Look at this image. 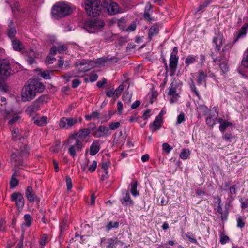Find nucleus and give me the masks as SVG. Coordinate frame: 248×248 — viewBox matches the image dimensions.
<instances>
[{
    "label": "nucleus",
    "instance_id": "680f3d73",
    "mask_svg": "<svg viewBox=\"0 0 248 248\" xmlns=\"http://www.w3.org/2000/svg\"><path fill=\"white\" fill-rule=\"evenodd\" d=\"M230 183L229 181H226L223 183L220 186V189L222 190L225 191L227 188L229 186Z\"/></svg>",
    "mask_w": 248,
    "mask_h": 248
},
{
    "label": "nucleus",
    "instance_id": "09e8293b",
    "mask_svg": "<svg viewBox=\"0 0 248 248\" xmlns=\"http://www.w3.org/2000/svg\"><path fill=\"white\" fill-rule=\"evenodd\" d=\"M52 72V71H45L42 72L40 74L41 76L45 79H50L51 78V76L50 75V73Z\"/></svg>",
    "mask_w": 248,
    "mask_h": 248
},
{
    "label": "nucleus",
    "instance_id": "3c124183",
    "mask_svg": "<svg viewBox=\"0 0 248 248\" xmlns=\"http://www.w3.org/2000/svg\"><path fill=\"white\" fill-rule=\"evenodd\" d=\"M237 221V226L238 228H243L245 226V223L243 220L242 217H239L236 219Z\"/></svg>",
    "mask_w": 248,
    "mask_h": 248
},
{
    "label": "nucleus",
    "instance_id": "423d86ee",
    "mask_svg": "<svg viewBox=\"0 0 248 248\" xmlns=\"http://www.w3.org/2000/svg\"><path fill=\"white\" fill-rule=\"evenodd\" d=\"M81 117H64L61 118L59 122V126L61 128L65 130L71 129L78 123L81 122Z\"/></svg>",
    "mask_w": 248,
    "mask_h": 248
},
{
    "label": "nucleus",
    "instance_id": "7c9ffc66",
    "mask_svg": "<svg viewBox=\"0 0 248 248\" xmlns=\"http://www.w3.org/2000/svg\"><path fill=\"white\" fill-rule=\"evenodd\" d=\"M207 76V74L203 70L199 71L197 80L198 83L202 84L203 82H205Z\"/></svg>",
    "mask_w": 248,
    "mask_h": 248
},
{
    "label": "nucleus",
    "instance_id": "7ed1b4c3",
    "mask_svg": "<svg viewBox=\"0 0 248 248\" xmlns=\"http://www.w3.org/2000/svg\"><path fill=\"white\" fill-rule=\"evenodd\" d=\"M28 154V148L26 145L20 147L16 152L11 154V162L15 167L22 169V167L24 166V162L21 158L27 156Z\"/></svg>",
    "mask_w": 248,
    "mask_h": 248
},
{
    "label": "nucleus",
    "instance_id": "c03bdc74",
    "mask_svg": "<svg viewBox=\"0 0 248 248\" xmlns=\"http://www.w3.org/2000/svg\"><path fill=\"white\" fill-rule=\"evenodd\" d=\"M119 226V222H112L110 221L109 223L106 226V228L108 230H110L113 228H117Z\"/></svg>",
    "mask_w": 248,
    "mask_h": 248
},
{
    "label": "nucleus",
    "instance_id": "6e6d98bb",
    "mask_svg": "<svg viewBox=\"0 0 248 248\" xmlns=\"http://www.w3.org/2000/svg\"><path fill=\"white\" fill-rule=\"evenodd\" d=\"M18 184V181L16 178H11L10 185L11 188H14Z\"/></svg>",
    "mask_w": 248,
    "mask_h": 248
},
{
    "label": "nucleus",
    "instance_id": "dca6fc26",
    "mask_svg": "<svg viewBox=\"0 0 248 248\" xmlns=\"http://www.w3.org/2000/svg\"><path fill=\"white\" fill-rule=\"evenodd\" d=\"M178 59L179 57L178 56L174 55L173 56V55H170V56L169 66L171 72L170 76H173L176 70Z\"/></svg>",
    "mask_w": 248,
    "mask_h": 248
},
{
    "label": "nucleus",
    "instance_id": "1a4fd4ad",
    "mask_svg": "<svg viewBox=\"0 0 248 248\" xmlns=\"http://www.w3.org/2000/svg\"><path fill=\"white\" fill-rule=\"evenodd\" d=\"M11 69L8 60H0V74L7 78L11 75Z\"/></svg>",
    "mask_w": 248,
    "mask_h": 248
},
{
    "label": "nucleus",
    "instance_id": "bf43d9fd",
    "mask_svg": "<svg viewBox=\"0 0 248 248\" xmlns=\"http://www.w3.org/2000/svg\"><path fill=\"white\" fill-rule=\"evenodd\" d=\"M19 119V117L17 115H14L12 118L9 121V124L12 125L16 122Z\"/></svg>",
    "mask_w": 248,
    "mask_h": 248
},
{
    "label": "nucleus",
    "instance_id": "79ce46f5",
    "mask_svg": "<svg viewBox=\"0 0 248 248\" xmlns=\"http://www.w3.org/2000/svg\"><path fill=\"white\" fill-rule=\"evenodd\" d=\"M190 87L191 88V90H192V91L195 94V95L199 97L200 96V93L198 92V91L197 90V88H196V87L195 86V84L193 81V80H191V82L190 83Z\"/></svg>",
    "mask_w": 248,
    "mask_h": 248
},
{
    "label": "nucleus",
    "instance_id": "aec40b11",
    "mask_svg": "<svg viewBox=\"0 0 248 248\" xmlns=\"http://www.w3.org/2000/svg\"><path fill=\"white\" fill-rule=\"evenodd\" d=\"M40 107L34 102L26 109V113L30 116H33L39 110Z\"/></svg>",
    "mask_w": 248,
    "mask_h": 248
},
{
    "label": "nucleus",
    "instance_id": "2eb2a0df",
    "mask_svg": "<svg viewBox=\"0 0 248 248\" xmlns=\"http://www.w3.org/2000/svg\"><path fill=\"white\" fill-rule=\"evenodd\" d=\"M223 36L220 32L216 34V36L214 37L213 42L215 45V50L219 52L220 50L221 46L223 44Z\"/></svg>",
    "mask_w": 248,
    "mask_h": 248
},
{
    "label": "nucleus",
    "instance_id": "412c9836",
    "mask_svg": "<svg viewBox=\"0 0 248 248\" xmlns=\"http://www.w3.org/2000/svg\"><path fill=\"white\" fill-rule=\"evenodd\" d=\"M161 121V116H157L154 121L152 125L150 126V128L152 132H154L160 129Z\"/></svg>",
    "mask_w": 248,
    "mask_h": 248
},
{
    "label": "nucleus",
    "instance_id": "c85d7f7f",
    "mask_svg": "<svg viewBox=\"0 0 248 248\" xmlns=\"http://www.w3.org/2000/svg\"><path fill=\"white\" fill-rule=\"evenodd\" d=\"M121 201L123 205L126 206L132 205L133 203L132 200L130 199L129 194L128 192L126 193L125 196L121 199Z\"/></svg>",
    "mask_w": 248,
    "mask_h": 248
},
{
    "label": "nucleus",
    "instance_id": "c9c22d12",
    "mask_svg": "<svg viewBox=\"0 0 248 248\" xmlns=\"http://www.w3.org/2000/svg\"><path fill=\"white\" fill-rule=\"evenodd\" d=\"M219 236L220 242L222 245L226 244L228 242L230 241L229 237L228 236L225 235V234L223 232L220 233Z\"/></svg>",
    "mask_w": 248,
    "mask_h": 248
},
{
    "label": "nucleus",
    "instance_id": "2f4dec72",
    "mask_svg": "<svg viewBox=\"0 0 248 248\" xmlns=\"http://www.w3.org/2000/svg\"><path fill=\"white\" fill-rule=\"evenodd\" d=\"M24 223L22 224V226H26L27 227H29L32 222V217L30 214H25L24 216Z\"/></svg>",
    "mask_w": 248,
    "mask_h": 248
},
{
    "label": "nucleus",
    "instance_id": "ddd939ff",
    "mask_svg": "<svg viewBox=\"0 0 248 248\" xmlns=\"http://www.w3.org/2000/svg\"><path fill=\"white\" fill-rule=\"evenodd\" d=\"M105 7L108 13L111 15H115L119 12L118 4L111 0H109V1L106 3Z\"/></svg>",
    "mask_w": 248,
    "mask_h": 248
},
{
    "label": "nucleus",
    "instance_id": "e2e57ef3",
    "mask_svg": "<svg viewBox=\"0 0 248 248\" xmlns=\"http://www.w3.org/2000/svg\"><path fill=\"white\" fill-rule=\"evenodd\" d=\"M58 52L59 53H62L67 49V47L64 45H60L57 47Z\"/></svg>",
    "mask_w": 248,
    "mask_h": 248
},
{
    "label": "nucleus",
    "instance_id": "b1692460",
    "mask_svg": "<svg viewBox=\"0 0 248 248\" xmlns=\"http://www.w3.org/2000/svg\"><path fill=\"white\" fill-rule=\"evenodd\" d=\"M213 1V0H202L201 1L196 12L202 11L203 12L204 11L205 8L207 7Z\"/></svg>",
    "mask_w": 248,
    "mask_h": 248
},
{
    "label": "nucleus",
    "instance_id": "a211bd4d",
    "mask_svg": "<svg viewBox=\"0 0 248 248\" xmlns=\"http://www.w3.org/2000/svg\"><path fill=\"white\" fill-rule=\"evenodd\" d=\"M105 241L106 238L104 237L101 239V243H104L106 248H113L115 247V245L119 242V240L117 237L109 238L106 242Z\"/></svg>",
    "mask_w": 248,
    "mask_h": 248
},
{
    "label": "nucleus",
    "instance_id": "f03ea898",
    "mask_svg": "<svg viewBox=\"0 0 248 248\" xmlns=\"http://www.w3.org/2000/svg\"><path fill=\"white\" fill-rule=\"evenodd\" d=\"M72 12L69 5L63 2H57L51 8V15L53 18L59 19L70 15Z\"/></svg>",
    "mask_w": 248,
    "mask_h": 248
},
{
    "label": "nucleus",
    "instance_id": "8fccbe9b",
    "mask_svg": "<svg viewBox=\"0 0 248 248\" xmlns=\"http://www.w3.org/2000/svg\"><path fill=\"white\" fill-rule=\"evenodd\" d=\"M237 186L236 185H233L231 186L229 188V194L232 197V195H235L236 194V189Z\"/></svg>",
    "mask_w": 248,
    "mask_h": 248
},
{
    "label": "nucleus",
    "instance_id": "13d9d810",
    "mask_svg": "<svg viewBox=\"0 0 248 248\" xmlns=\"http://www.w3.org/2000/svg\"><path fill=\"white\" fill-rule=\"evenodd\" d=\"M96 167H97V162H96V161L94 160L92 164L89 167L88 170L90 172H93L95 170Z\"/></svg>",
    "mask_w": 248,
    "mask_h": 248
},
{
    "label": "nucleus",
    "instance_id": "ea45409f",
    "mask_svg": "<svg viewBox=\"0 0 248 248\" xmlns=\"http://www.w3.org/2000/svg\"><path fill=\"white\" fill-rule=\"evenodd\" d=\"M48 242V236L46 234H44L42 235L40 240V244L41 246H45Z\"/></svg>",
    "mask_w": 248,
    "mask_h": 248
},
{
    "label": "nucleus",
    "instance_id": "473e14b6",
    "mask_svg": "<svg viewBox=\"0 0 248 248\" xmlns=\"http://www.w3.org/2000/svg\"><path fill=\"white\" fill-rule=\"evenodd\" d=\"M48 97L46 95H42L40 96L35 102L34 103L37 105H38L40 107L41 104L44 103H46L47 101Z\"/></svg>",
    "mask_w": 248,
    "mask_h": 248
},
{
    "label": "nucleus",
    "instance_id": "f257e3e1",
    "mask_svg": "<svg viewBox=\"0 0 248 248\" xmlns=\"http://www.w3.org/2000/svg\"><path fill=\"white\" fill-rule=\"evenodd\" d=\"M44 89L45 86L38 80L30 79L22 89V100L24 102L30 101L35 97L37 93H41Z\"/></svg>",
    "mask_w": 248,
    "mask_h": 248
},
{
    "label": "nucleus",
    "instance_id": "4c0bfd02",
    "mask_svg": "<svg viewBox=\"0 0 248 248\" xmlns=\"http://www.w3.org/2000/svg\"><path fill=\"white\" fill-rule=\"evenodd\" d=\"M151 8V5H149V6L147 5L145 7V12L143 15L144 18L145 19L147 20L148 21H151L152 19L150 16V15L149 13L148 12V11L150 10Z\"/></svg>",
    "mask_w": 248,
    "mask_h": 248
},
{
    "label": "nucleus",
    "instance_id": "72a5a7b5",
    "mask_svg": "<svg viewBox=\"0 0 248 248\" xmlns=\"http://www.w3.org/2000/svg\"><path fill=\"white\" fill-rule=\"evenodd\" d=\"M197 57L193 55L188 56L185 60V63L188 66L190 64L194 63L196 61Z\"/></svg>",
    "mask_w": 248,
    "mask_h": 248
},
{
    "label": "nucleus",
    "instance_id": "4468645a",
    "mask_svg": "<svg viewBox=\"0 0 248 248\" xmlns=\"http://www.w3.org/2000/svg\"><path fill=\"white\" fill-rule=\"evenodd\" d=\"M92 134L95 137L99 138L107 136L110 134L108 128L105 126L100 125L94 131Z\"/></svg>",
    "mask_w": 248,
    "mask_h": 248
},
{
    "label": "nucleus",
    "instance_id": "864d4df0",
    "mask_svg": "<svg viewBox=\"0 0 248 248\" xmlns=\"http://www.w3.org/2000/svg\"><path fill=\"white\" fill-rule=\"evenodd\" d=\"M56 61V59L50 55H48L46 60L45 62L46 64H52Z\"/></svg>",
    "mask_w": 248,
    "mask_h": 248
},
{
    "label": "nucleus",
    "instance_id": "603ef678",
    "mask_svg": "<svg viewBox=\"0 0 248 248\" xmlns=\"http://www.w3.org/2000/svg\"><path fill=\"white\" fill-rule=\"evenodd\" d=\"M242 64L245 67L248 66V49L246 52V56L244 57L242 61Z\"/></svg>",
    "mask_w": 248,
    "mask_h": 248
},
{
    "label": "nucleus",
    "instance_id": "a19ab883",
    "mask_svg": "<svg viewBox=\"0 0 248 248\" xmlns=\"http://www.w3.org/2000/svg\"><path fill=\"white\" fill-rule=\"evenodd\" d=\"M190 155V152L188 150L183 149L181 152L180 157L182 159H186Z\"/></svg>",
    "mask_w": 248,
    "mask_h": 248
},
{
    "label": "nucleus",
    "instance_id": "49530a36",
    "mask_svg": "<svg viewBox=\"0 0 248 248\" xmlns=\"http://www.w3.org/2000/svg\"><path fill=\"white\" fill-rule=\"evenodd\" d=\"M162 149L167 154H169L172 149V147L168 143H164L162 145Z\"/></svg>",
    "mask_w": 248,
    "mask_h": 248
},
{
    "label": "nucleus",
    "instance_id": "39448f33",
    "mask_svg": "<svg viewBox=\"0 0 248 248\" xmlns=\"http://www.w3.org/2000/svg\"><path fill=\"white\" fill-rule=\"evenodd\" d=\"M104 25L105 23L102 19L95 18L86 21L84 23V27L89 33H93L96 30L103 28Z\"/></svg>",
    "mask_w": 248,
    "mask_h": 248
},
{
    "label": "nucleus",
    "instance_id": "de8ad7c7",
    "mask_svg": "<svg viewBox=\"0 0 248 248\" xmlns=\"http://www.w3.org/2000/svg\"><path fill=\"white\" fill-rule=\"evenodd\" d=\"M120 126L119 122H111L109 124V128L111 130H115Z\"/></svg>",
    "mask_w": 248,
    "mask_h": 248
},
{
    "label": "nucleus",
    "instance_id": "bb28decb",
    "mask_svg": "<svg viewBox=\"0 0 248 248\" xmlns=\"http://www.w3.org/2000/svg\"><path fill=\"white\" fill-rule=\"evenodd\" d=\"M34 123L39 126H44L47 124V117L42 116L34 121Z\"/></svg>",
    "mask_w": 248,
    "mask_h": 248
},
{
    "label": "nucleus",
    "instance_id": "f8f14e48",
    "mask_svg": "<svg viewBox=\"0 0 248 248\" xmlns=\"http://www.w3.org/2000/svg\"><path fill=\"white\" fill-rule=\"evenodd\" d=\"M25 196L30 202H39L40 198L34 192L32 187L28 186L25 190Z\"/></svg>",
    "mask_w": 248,
    "mask_h": 248
},
{
    "label": "nucleus",
    "instance_id": "a878e982",
    "mask_svg": "<svg viewBox=\"0 0 248 248\" xmlns=\"http://www.w3.org/2000/svg\"><path fill=\"white\" fill-rule=\"evenodd\" d=\"M16 33V31L15 27L14 26L13 22L11 21L9 25V28L8 30L7 34L9 38L12 39L14 37Z\"/></svg>",
    "mask_w": 248,
    "mask_h": 248
},
{
    "label": "nucleus",
    "instance_id": "e433bc0d",
    "mask_svg": "<svg viewBox=\"0 0 248 248\" xmlns=\"http://www.w3.org/2000/svg\"><path fill=\"white\" fill-rule=\"evenodd\" d=\"M206 124L210 127H213L216 124V118L213 116H209L206 119Z\"/></svg>",
    "mask_w": 248,
    "mask_h": 248
},
{
    "label": "nucleus",
    "instance_id": "9d476101",
    "mask_svg": "<svg viewBox=\"0 0 248 248\" xmlns=\"http://www.w3.org/2000/svg\"><path fill=\"white\" fill-rule=\"evenodd\" d=\"M211 56L213 59V62L219 65L222 72L225 74L228 71V66L227 60L222 57H215L213 53H212Z\"/></svg>",
    "mask_w": 248,
    "mask_h": 248
},
{
    "label": "nucleus",
    "instance_id": "69168bd1",
    "mask_svg": "<svg viewBox=\"0 0 248 248\" xmlns=\"http://www.w3.org/2000/svg\"><path fill=\"white\" fill-rule=\"evenodd\" d=\"M176 93V88L171 86L170 87L168 94L169 95L174 96Z\"/></svg>",
    "mask_w": 248,
    "mask_h": 248
},
{
    "label": "nucleus",
    "instance_id": "5701e85b",
    "mask_svg": "<svg viewBox=\"0 0 248 248\" xmlns=\"http://www.w3.org/2000/svg\"><path fill=\"white\" fill-rule=\"evenodd\" d=\"M13 48L15 50L20 51L24 48V45L19 40L14 39L12 41Z\"/></svg>",
    "mask_w": 248,
    "mask_h": 248
},
{
    "label": "nucleus",
    "instance_id": "58836bf2",
    "mask_svg": "<svg viewBox=\"0 0 248 248\" xmlns=\"http://www.w3.org/2000/svg\"><path fill=\"white\" fill-rule=\"evenodd\" d=\"M186 236L191 242L194 244L198 243V242L195 238L194 234H193L191 232H188L186 234Z\"/></svg>",
    "mask_w": 248,
    "mask_h": 248
},
{
    "label": "nucleus",
    "instance_id": "37998d69",
    "mask_svg": "<svg viewBox=\"0 0 248 248\" xmlns=\"http://www.w3.org/2000/svg\"><path fill=\"white\" fill-rule=\"evenodd\" d=\"M131 94L128 93H124L123 95V100L127 103H129L131 101Z\"/></svg>",
    "mask_w": 248,
    "mask_h": 248
},
{
    "label": "nucleus",
    "instance_id": "0eeeda50",
    "mask_svg": "<svg viewBox=\"0 0 248 248\" xmlns=\"http://www.w3.org/2000/svg\"><path fill=\"white\" fill-rule=\"evenodd\" d=\"M68 144L70 145L68 153L73 157L76 156L77 153L80 152L83 147L82 141L79 139H74L73 142L70 143V137L68 140Z\"/></svg>",
    "mask_w": 248,
    "mask_h": 248
},
{
    "label": "nucleus",
    "instance_id": "c756f323",
    "mask_svg": "<svg viewBox=\"0 0 248 248\" xmlns=\"http://www.w3.org/2000/svg\"><path fill=\"white\" fill-rule=\"evenodd\" d=\"M138 181L134 180L131 183V193L134 196L139 195V192L137 191Z\"/></svg>",
    "mask_w": 248,
    "mask_h": 248
},
{
    "label": "nucleus",
    "instance_id": "774afa93",
    "mask_svg": "<svg viewBox=\"0 0 248 248\" xmlns=\"http://www.w3.org/2000/svg\"><path fill=\"white\" fill-rule=\"evenodd\" d=\"M80 83V81L78 79H75L72 81V87L73 88L78 87Z\"/></svg>",
    "mask_w": 248,
    "mask_h": 248
},
{
    "label": "nucleus",
    "instance_id": "6e6552de",
    "mask_svg": "<svg viewBox=\"0 0 248 248\" xmlns=\"http://www.w3.org/2000/svg\"><path fill=\"white\" fill-rule=\"evenodd\" d=\"M91 130L89 128L80 129L78 132L71 134L70 136V143H73L74 140L79 139L80 141H84L89 136Z\"/></svg>",
    "mask_w": 248,
    "mask_h": 248
},
{
    "label": "nucleus",
    "instance_id": "338daca9",
    "mask_svg": "<svg viewBox=\"0 0 248 248\" xmlns=\"http://www.w3.org/2000/svg\"><path fill=\"white\" fill-rule=\"evenodd\" d=\"M246 34V29L244 27H242L241 29L240 30L239 33L238 35L237 38L235 41L239 38L243 36H244Z\"/></svg>",
    "mask_w": 248,
    "mask_h": 248
},
{
    "label": "nucleus",
    "instance_id": "052dcab7",
    "mask_svg": "<svg viewBox=\"0 0 248 248\" xmlns=\"http://www.w3.org/2000/svg\"><path fill=\"white\" fill-rule=\"evenodd\" d=\"M185 121V115L184 114L182 113L180 114L177 118V123L181 124Z\"/></svg>",
    "mask_w": 248,
    "mask_h": 248
},
{
    "label": "nucleus",
    "instance_id": "20e7f679",
    "mask_svg": "<svg viewBox=\"0 0 248 248\" xmlns=\"http://www.w3.org/2000/svg\"><path fill=\"white\" fill-rule=\"evenodd\" d=\"M85 9L89 16L99 15L103 8L99 0H85Z\"/></svg>",
    "mask_w": 248,
    "mask_h": 248
},
{
    "label": "nucleus",
    "instance_id": "cd10ccee",
    "mask_svg": "<svg viewBox=\"0 0 248 248\" xmlns=\"http://www.w3.org/2000/svg\"><path fill=\"white\" fill-rule=\"evenodd\" d=\"M197 111L199 116H205L207 115L210 110L205 105H200L197 108Z\"/></svg>",
    "mask_w": 248,
    "mask_h": 248
},
{
    "label": "nucleus",
    "instance_id": "4be33fe9",
    "mask_svg": "<svg viewBox=\"0 0 248 248\" xmlns=\"http://www.w3.org/2000/svg\"><path fill=\"white\" fill-rule=\"evenodd\" d=\"M100 150V145L98 141H93L90 147V154L91 155H95Z\"/></svg>",
    "mask_w": 248,
    "mask_h": 248
},
{
    "label": "nucleus",
    "instance_id": "4d7b16f0",
    "mask_svg": "<svg viewBox=\"0 0 248 248\" xmlns=\"http://www.w3.org/2000/svg\"><path fill=\"white\" fill-rule=\"evenodd\" d=\"M66 183L67 190H70L72 188V180L69 176H67L66 177Z\"/></svg>",
    "mask_w": 248,
    "mask_h": 248
},
{
    "label": "nucleus",
    "instance_id": "f704fd0d",
    "mask_svg": "<svg viewBox=\"0 0 248 248\" xmlns=\"http://www.w3.org/2000/svg\"><path fill=\"white\" fill-rule=\"evenodd\" d=\"M232 126V123L230 122H225L219 126V130L221 132H224L225 130L229 126Z\"/></svg>",
    "mask_w": 248,
    "mask_h": 248
},
{
    "label": "nucleus",
    "instance_id": "a18cd8bd",
    "mask_svg": "<svg viewBox=\"0 0 248 248\" xmlns=\"http://www.w3.org/2000/svg\"><path fill=\"white\" fill-rule=\"evenodd\" d=\"M240 202L241 203V208L242 209L245 210L246 211L248 212V199L244 200L241 199L240 200Z\"/></svg>",
    "mask_w": 248,
    "mask_h": 248
},
{
    "label": "nucleus",
    "instance_id": "f3484780",
    "mask_svg": "<svg viewBox=\"0 0 248 248\" xmlns=\"http://www.w3.org/2000/svg\"><path fill=\"white\" fill-rule=\"evenodd\" d=\"M118 61L117 58L115 57H111L108 55L106 57H103L96 60V63L99 65H104L105 64L116 62Z\"/></svg>",
    "mask_w": 248,
    "mask_h": 248
},
{
    "label": "nucleus",
    "instance_id": "0e129e2a",
    "mask_svg": "<svg viewBox=\"0 0 248 248\" xmlns=\"http://www.w3.org/2000/svg\"><path fill=\"white\" fill-rule=\"evenodd\" d=\"M98 75L96 73L91 74L89 76V80L91 82H94L97 80Z\"/></svg>",
    "mask_w": 248,
    "mask_h": 248
},
{
    "label": "nucleus",
    "instance_id": "393cba45",
    "mask_svg": "<svg viewBox=\"0 0 248 248\" xmlns=\"http://www.w3.org/2000/svg\"><path fill=\"white\" fill-rule=\"evenodd\" d=\"M159 28L157 25H153L150 28L148 36L150 40H151L153 37L156 35L158 33Z\"/></svg>",
    "mask_w": 248,
    "mask_h": 248
},
{
    "label": "nucleus",
    "instance_id": "6ab92c4d",
    "mask_svg": "<svg viewBox=\"0 0 248 248\" xmlns=\"http://www.w3.org/2000/svg\"><path fill=\"white\" fill-rule=\"evenodd\" d=\"M221 199L219 198H218L217 202V205L216 207L215 210L218 214L220 215L221 220H225L227 219L228 213L227 212L225 213L223 212V209L221 206Z\"/></svg>",
    "mask_w": 248,
    "mask_h": 248
},
{
    "label": "nucleus",
    "instance_id": "9b49d317",
    "mask_svg": "<svg viewBox=\"0 0 248 248\" xmlns=\"http://www.w3.org/2000/svg\"><path fill=\"white\" fill-rule=\"evenodd\" d=\"M11 200L16 202V206L19 209H22L24 206V199L22 194L20 192H14L11 194Z\"/></svg>",
    "mask_w": 248,
    "mask_h": 248
},
{
    "label": "nucleus",
    "instance_id": "5fc2aeb1",
    "mask_svg": "<svg viewBox=\"0 0 248 248\" xmlns=\"http://www.w3.org/2000/svg\"><path fill=\"white\" fill-rule=\"evenodd\" d=\"M124 86L123 84H121L116 90H114L116 96L118 97L121 93L124 90Z\"/></svg>",
    "mask_w": 248,
    "mask_h": 248
}]
</instances>
